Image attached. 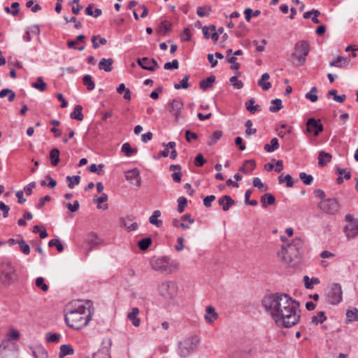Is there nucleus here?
Masks as SVG:
<instances>
[{
  "label": "nucleus",
  "mask_w": 358,
  "mask_h": 358,
  "mask_svg": "<svg viewBox=\"0 0 358 358\" xmlns=\"http://www.w3.org/2000/svg\"><path fill=\"white\" fill-rule=\"evenodd\" d=\"M336 171L337 173L341 175V176H343V178L345 179V180H349L351 178V174L350 172H348L347 170L345 169H342V168H336Z\"/></svg>",
  "instance_id": "774afa93"
},
{
  "label": "nucleus",
  "mask_w": 358,
  "mask_h": 358,
  "mask_svg": "<svg viewBox=\"0 0 358 358\" xmlns=\"http://www.w3.org/2000/svg\"><path fill=\"white\" fill-rule=\"evenodd\" d=\"M26 6L27 8H31V11L34 13H36L41 9V6L39 4L36 3L34 5L33 0L28 1L26 3Z\"/></svg>",
  "instance_id": "338daca9"
},
{
  "label": "nucleus",
  "mask_w": 358,
  "mask_h": 358,
  "mask_svg": "<svg viewBox=\"0 0 358 358\" xmlns=\"http://www.w3.org/2000/svg\"><path fill=\"white\" fill-rule=\"evenodd\" d=\"M332 159V155L324 151H320L318 155V164L320 166H326Z\"/></svg>",
  "instance_id": "aec40b11"
},
{
  "label": "nucleus",
  "mask_w": 358,
  "mask_h": 358,
  "mask_svg": "<svg viewBox=\"0 0 358 358\" xmlns=\"http://www.w3.org/2000/svg\"><path fill=\"white\" fill-rule=\"evenodd\" d=\"M60 337V334L57 333L52 334L50 332H48L45 334V338L48 343H58L59 341Z\"/></svg>",
  "instance_id": "864d4df0"
},
{
  "label": "nucleus",
  "mask_w": 358,
  "mask_h": 358,
  "mask_svg": "<svg viewBox=\"0 0 358 358\" xmlns=\"http://www.w3.org/2000/svg\"><path fill=\"white\" fill-rule=\"evenodd\" d=\"M183 102L180 99H174L168 103L167 110L174 117L176 122L182 118Z\"/></svg>",
  "instance_id": "9d476101"
},
{
  "label": "nucleus",
  "mask_w": 358,
  "mask_h": 358,
  "mask_svg": "<svg viewBox=\"0 0 358 358\" xmlns=\"http://www.w3.org/2000/svg\"><path fill=\"white\" fill-rule=\"evenodd\" d=\"M273 106L269 107V110L271 113H276L282 108V101L280 99H275L271 101Z\"/></svg>",
  "instance_id": "c03bdc74"
},
{
  "label": "nucleus",
  "mask_w": 358,
  "mask_h": 358,
  "mask_svg": "<svg viewBox=\"0 0 358 358\" xmlns=\"http://www.w3.org/2000/svg\"><path fill=\"white\" fill-rule=\"evenodd\" d=\"M327 301L332 305L338 304L343 299V291L339 283H333L327 293Z\"/></svg>",
  "instance_id": "1a4fd4ad"
},
{
  "label": "nucleus",
  "mask_w": 358,
  "mask_h": 358,
  "mask_svg": "<svg viewBox=\"0 0 358 358\" xmlns=\"http://www.w3.org/2000/svg\"><path fill=\"white\" fill-rule=\"evenodd\" d=\"M299 178L303 181L305 185H310L313 180V177L311 175H308L305 172L299 173Z\"/></svg>",
  "instance_id": "bf43d9fd"
},
{
  "label": "nucleus",
  "mask_w": 358,
  "mask_h": 358,
  "mask_svg": "<svg viewBox=\"0 0 358 358\" xmlns=\"http://www.w3.org/2000/svg\"><path fill=\"white\" fill-rule=\"evenodd\" d=\"M91 41L94 49H97L100 45H105L107 43V40L105 38H101L100 35L92 36Z\"/></svg>",
  "instance_id": "7c9ffc66"
},
{
  "label": "nucleus",
  "mask_w": 358,
  "mask_h": 358,
  "mask_svg": "<svg viewBox=\"0 0 358 358\" xmlns=\"http://www.w3.org/2000/svg\"><path fill=\"white\" fill-rule=\"evenodd\" d=\"M255 102V100L252 98L245 103L246 109L252 114H254L256 111L261 110V106L259 105L254 106Z\"/></svg>",
  "instance_id": "4c0bfd02"
},
{
  "label": "nucleus",
  "mask_w": 358,
  "mask_h": 358,
  "mask_svg": "<svg viewBox=\"0 0 358 358\" xmlns=\"http://www.w3.org/2000/svg\"><path fill=\"white\" fill-rule=\"evenodd\" d=\"M161 211L156 210L152 213V215L149 217V222L152 224L155 225L157 227H160L163 222L161 220H158V217L161 216Z\"/></svg>",
  "instance_id": "bb28decb"
},
{
  "label": "nucleus",
  "mask_w": 358,
  "mask_h": 358,
  "mask_svg": "<svg viewBox=\"0 0 358 358\" xmlns=\"http://www.w3.org/2000/svg\"><path fill=\"white\" fill-rule=\"evenodd\" d=\"M36 285L44 292H46L48 289V286L44 282V278L43 277H38L36 278Z\"/></svg>",
  "instance_id": "0e129e2a"
},
{
  "label": "nucleus",
  "mask_w": 358,
  "mask_h": 358,
  "mask_svg": "<svg viewBox=\"0 0 358 358\" xmlns=\"http://www.w3.org/2000/svg\"><path fill=\"white\" fill-rule=\"evenodd\" d=\"M348 63V60L346 58L343 57L339 56L337 59L333 62L329 63L330 66H336V67H343L345 64Z\"/></svg>",
  "instance_id": "de8ad7c7"
},
{
  "label": "nucleus",
  "mask_w": 358,
  "mask_h": 358,
  "mask_svg": "<svg viewBox=\"0 0 358 358\" xmlns=\"http://www.w3.org/2000/svg\"><path fill=\"white\" fill-rule=\"evenodd\" d=\"M49 247H56L58 252H62L64 250V247L60 241L57 238L52 239L48 243Z\"/></svg>",
  "instance_id": "13d9d810"
},
{
  "label": "nucleus",
  "mask_w": 358,
  "mask_h": 358,
  "mask_svg": "<svg viewBox=\"0 0 358 358\" xmlns=\"http://www.w3.org/2000/svg\"><path fill=\"white\" fill-rule=\"evenodd\" d=\"M327 319L325 312L320 311L317 315L312 317L311 323L317 325L319 324H322Z\"/></svg>",
  "instance_id": "72a5a7b5"
},
{
  "label": "nucleus",
  "mask_w": 358,
  "mask_h": 358,
  "mask_svg": "<svg viewBox=\"0 0 358 358\" xmlns=\"http://www.w3.org/2000/svg\"><path fill=\"white\" fill-rule=\"evenodd\" d=\"M85 242L90 245V246L87 249V252L91 251L93 248V246H95L99 243L97 235L93 232H91L87 234L85 238Z\"/></svg>",
  "instance_id": "393cba45"
},
{
  "label": "nucleus",
  "mask_w": 358,
  "mask_h": 358,
  "mask_svg": "<svg viewBox=\"0 0 358 358\" xmlns=\"http://www.w3.org/2000/svg\"><path fill=\"white\" fill-rule=\"evenodd\" d=\"M31 87L40 92H44L46 90L47 84L44 82L42 77H38L36 81L31 83Z\"/></svg>",
  "instance_id": "f704fd0d"
},
{
  "label": "nucleus",
  "mask_w": 358,
  "mask_h": 358,
  "mask_svg": "<svg viewBox=\"0 0 358 358\" xmlns=\"http://www.w3.org/2000/svg\"><path fill=\"white\" fill-rule=\"evenodd\" d=\"M346 317L348 322L358 321V310L357 308L348 310L346 312Z\"/></svg>",
  "instance_id": "a19ab883"
},
{
  "label": "nucleus",
  "mask_w": 358,
  "mask_h": 358,
  "mask_svg": "<svg viewBox=\"0 0 358 358\" xmlns=\"http://www.w3.org/2000/svg\"><path fill=\"white\" fill-rule=\"evenodd\" d=\"M218 203L222 206L224 211H227L230 207L234 205L235 201L229 195H224L218 199Z\"/></svg>",
  "instance_id": "f3484780"
},
{
  "label": "nucleus",
  "mask_w": 358,
  "mask_h": 358,
  "mask_svg": "<svg viewBox=\"0 0 358 358\" xmlns=\"http://www.w3.org/2000/svg\"><path fill=\"white\" fill-rule=\"evenodd\" d=\"M206 312V314L205 315V320L209 323H212L218 317L217 313L215 312V310L213 306H207Z\"/></svg>",
  "instance_id": "b1692460"
},
{
  "label": "nucleus",
  "mask_w": 358,
  "mask_h": 358,
  "mask_svg": "<svg viewBox=\"0 0 358 358\" xmlns=\"http://www.w3.org/2000/svg\"><path fill=\"white\" fill-rule=\"evenodd\" d=\"M245 126L246 127L245 134L247 136L253 135V134H256L257 129L255 128H252V120H248L245 123Z\"/></svg>",
  "instance_id": "052dcab7"
},
{
  "label": "nucleus",
  "mask_w": 358,
  "mask_h": 358,
  "mask_svg": "<svg viewBox=\"0 0 358 358\" xmlns=\"http://www.w3.org/2000/svg\"><path fill=\"white\" fill-rule=\"evenodd\" d=\"M126 179L133 185L139 187L141 184V178L140 172L138 169L135 168L128 171L126 173Z\"/></svg>",
  "instance_id": "2eb2a0df"
},
{
  "label": "nucleus",
  "mask_w": 358,
  "mask_h": 358,
  "mask_svg": "<svg viewBox=\"0 0 358 358\" xmlns=\"http://www.w3.org/2000/svg\"><path fill=\"white\" fill-rule=\"evenodd\" d=\"M279 148L278 139L277 138H273L271 140L270 144H266L264 145V150L268 152H274Z\"/></svg>",
  "instance_id": "e433bc0d"
},
{
  "label": "nucleus",
  "mask_w": 358,
  "mask_h": 358,
  "mask_svg": "<svg viewBox=\"0 0 358 358\" xmlns=\"http://www.w3.org/2000/svg\"><path fill=\"white\" fill-rule=\"evenodd\" d=\"M189 78V75H186L179 83L174 84V88L176 90H179L181 88L187 89L189 87V84L188 83V80Z\"/></svg>",
  "instance_id": "49530a36"
},
{
  "label": "nucleus",
  "mask_w": 358,
  "mask_h": 358,
  "mask_svg": "<svg viewBox=\"0 0 358 358\" xmlns=\"http://www.w3.org/2000/svg\"><path fill=\"white\" fill-rule=\"evenodd\" d=\"M94 310L93 303L87 300L77 308L67 313L65 315V322L70 328L81 329L91 321Z\"/></svg>",
  "instance_id": "f03ea898"
},
{
  "label": "nucleus",
  "mask_w": 358,
  "mask_h": 358,
  "mask_svg": "<svg viewBox=\"0 0 358 358\" xmlns=\"http://www.w3.org/2000/svg\"><path fill=\"white\" fill-rule=\"evenodd\" d=\"M1 279L5 283L10 284L16 280L15 270L10 262L2 263L0 267Z\"/></svg>",
  "instance_id": "6e6552de"
},
{
  "label": "nucleus",
  "mask_w": 358,
  "mask_h": 358,
  "mask_svg": "<svg viewBox=\"0 0 358 358\" xmlns=\"http://www.w3.org/2000/svg\"><path fill=\"white\" fill-rule=\"evenodd\" d=\"M215 81V77L214 76H210L208 77L206 79L201 80L199 82V87L203 90H206L207 89L213 87V83Z\"/></svg>",
  "instance_id": "a878e982"
},
{
  "label": "nucleus",
  "mask_w": 358,
  "mask_h": 358,
  "mask_svg": "<svg viewBox=\"0 0 358 358\" xmlns=\"http://www.w3.org/2000/svg\"><path fill=\"white\" fill-rule=\"evenodd\" d=\"M255 166H256V164L254 160H252V159L246 160L244 162L243 165L239 168V171L244 173H247L249 171L254 170Z\"/></svg>",
  "instance_id": "cd10ccee"
},
{
  "label": "nucleus",
  "mask_w": 358,
  "mask_h": 358,
  "mask_svg": "<svg viewBox=\"0 0 358 358\" xmlns=\"http://www.w3.org/2000/svg\"><path fill=\"white\" fill-rule=\"evenodd\" d=\"M83 83L90 91L93 90L95 87L94 82L90 75H85L83 78Z\"/></svg>",
  "instance_id": "37998d69"
},
{
  "label": "nucleus",
  "mask_w": 358,
  "mask_h": 358,
  "mask_svg": "<svg viewBox=\"0 0 358 358\" xmlns=\"http://www.w3.org/2000/svg\"><path fill=\"white\" fill-rule=\"evenodd\" d=\"M121 151L127 157H131L137 152V149L132 148L129 143H124L122 146Z\"/></svg>",
  "instance_id": "58836bf2"
},
{
  "label": "nucleus",
  "mask_w": 358,
  "mask_h": 358,
  "mask_svg": "<svg viewBox=\"0 0 358 358\" xmlns=\"http://www.w3.org/2000/svg\"><path fill=\"white\" fill-rule=\"evenodd\" d=\"M139 309L136 307L133 308L131 311L127 314V318L132 322L134 327H139L141 319L138 317Z\"/></svg>",
  "instance_id": "a211bd4d"
},
{
  "label": "nucleus",
  "mask_w": 358,
  "mask_h": 358,
  "mask_svg": "<svg viewBox=\"0 0 358 358\" xmlns=\"http://www.w3.org/2000/svg\"><path fill=\"white\" fill-rule=\"evenodd\" d=\"M93 358H111V357L108 349L103 348L94 353Z\"/></svg>",
  "instance_id": "8fccbe9b"
},
{
  "label": "nucleus",
  "mask_w": 358,
  "mask_h": 358,
  "mask_svg": "<svg viewBox=\"0 0 358 358\" xmlns=\"http://www.w3.org/2000/svg\"><path fill=\"white\" fill-rule=\"evenodd\" d=\"M308 52V43L306 41H300L295 44L294 52L292 53V57L296 59L299 65H302L305 63Z\"/></svg>",
  "instance_id": "39448f33"
},
{
  "label": "nucleus",
  "mask_w": 358,
  "mask_h": 358,
  "mask_svg": "<svg viewBox=\"0 0 358 358\" xmlns=\"http://www.w3.org/2000/svg\"><path fill=\"white\" fill-rule=\"evenodd\" d=\"M343 231L348 239H352L358 236V219L351 220L344 227Z\"/></svg>",
  "instance_id": "f8f14e48"
},
{
  "label": "nucleus",
  "mask_w": 358,
  "mask_h": 358,
  "mask_svg": "<svg viewBox=\"0 0 358 358\" xmlns=\"http://www.w3.org/2000/svg\"><path fill=\"white\" fill-rule=\"evenodd\" d=\"M303 282L306 288L309 289H312L314 285H317L320 283V280L317 278L313 277L311 279H310L309 277L307 275H305L303 277Z\"/></svg>",
  "instance_id": "ea45409f"
},
{
  "label": "nucleus",
  "mask_w": 358,
  "mask_h": 358,
  "mask_svg": "<svg viewBox=\"0 0 358 358\" xmlns=\"http://www.w3.org/2000/svg\"><path fill=\"white\" fill-rule=\"evenodd\" d=\"M222 132L221 131H215L212 135L208 138L207 144L209 146L215 145L222 137Z\"/></svg>",
  "instance_id": "c756f323"
},
{
  "label": "nucleus",
  "mask_w": 358,
  "mask_h": 358,
  "mask_svg": "<svg viewBox=\"0 0 358 358\" xmlns=\"http://www.w3.org/2000/svg\"><path fill=\"white\" fill-rule=\"evenodd\" d=\"M82 106L76 105L74 107L73 111L70 115L71 118L78 121H82L84 119V115L82 113Z\"/></svg>",
  "instance_id": "c85d7f7f"
},
{
  "label": "nucleus",
  "mask_w": 358,
  "mask_h": 358,
  "mask_svg": "<svg viewBox=\"0 0 358 358\" xmlns=\"http://www.w3.org/2000/svg\"><path fill=\"white\" fill-rule=\"evenodd\" d=\"M211 10L210 6H199L196 9V13L200 17H208Z\"/></svg>",
  "instance_id": "79ce46f5"
},
{
  "label": "nucleus",
  "mask_w": 358,
  "mask_h": 358,
  "mask_svg": "<svg viewBox=\"0 0 358 358\" xmlns=\"http://www.w3.org/2000/svg\"><path fill=\"white\" fill-rule=\"evenodd\" d=\"M32 353L35 358H48V354L42 345H36L32 348Z\"/></svg>",
  "instance_id": "4be33fe9"
},
{
  "label": "nucleus",
  "mask_w": 358,
  "mask_h": 358,
  "mask_svg": "<svg viewBox=\"0 0 358 358\" xmlns=\"http://www.w3.org/2000/svg\"><path fill=\"white\" fill-rule=\"evenodd\" d=\"M158 292L164 299H171L176 296L178 287L173 281H165L159 285Z\"/></svg>",
  "instance_id": "423d86ee"
},
{
  "label": "nucleus",
  "mask_w": 358,
  "mask_h": 358,
  "mask_svg": "<svg viewBox=\"0 0 358 358\" xmlns=\"http://www.w3.org/2000/svg\"><path fill=\"white\" fill-rule=\"evenodd\" d=\"M172 24L167 21L164 20L161 22L159 25V31L162 33L163 35H166L167 32H169L171 29Z\"/></svg>",
  "instance_id": "a18cd8bd"
},
{
  "label": "nucleus",
  "mask_w": 358,
  "mask_h": 358,
  "mask_svg": "<svg viewBox=\"0 0 358 358\" xmlns=\"http://www.w3.org/2000/svg\"><path fill=\"white\" fill-rule=\"evenodd\" d=\"M261 203L264 208H266L268 205H273L275 203V198L270 193H266L261 196Z\"/></svg>",
  "instance_id": "5701e85b"
},
{
  "label": "nucleus",
  "mask_w": 358,
  "mask_h": 358,
  "mask_svg": "<svg viewBox=\"0 0 358 358\" xmlns=\"http://www.w3.org/2000/svg\"><path fill=\"white\" fill-rule=\"evenodd\" d=\"M319 208L327 214L335 215L340 210V204L336 199H327L320 203Z\"/></svg>",
  "instance_id": "9b49d317"
},
{
  "label": "nucleus",
  "mask_w": 358,
  "mask_h": 358,
  "mask_svg": "<svg viewBox=\"0 0 358 358\" xmlns=\"http://www.w3.org/2000/svg\"><path fill=\"white\" fill-rule=\"evenodd\" d=\"M74 352L73 348L71 345H62L60 347V351L59 353V358H64L68 355H73Z\"/></svg>",
  "instance_id": "2f4dec72"
},
{
  "label": "nucleus",
  "mask_w": 358,
  "mask_h": 358,
  "mask_svg": "<svg viewBox=\"0 0 358 358\" xmlns=\"http://www.w3.org/2000/svg\"><path fill=\"white\" fill-rule=\"evenodd\" d=\"M179 67V62L177 59H173L171 62L165 63L164 68L166 70H174L178 69Z\"/></svg>",
  "instance_id": "680f3d73"
},
{
  "label": "nucleus",
  "mask_w": 358,
  "mask_h": 358,
  "mask_svg": "<svg viewBox=\"0 0 358 358\" xmlns=\"http://www.w3.org/2000/svg\"><path fill=\"white\" fill-rule=\"evenodd\" d=\"M303 245L302 239L296 237L291 243L286 245H282L281 250L278 252V255L285 263L295 265L301 259L303 253Z\"/></svg>",
  "instance_id": "7ed1b4c3"
},
{
  "label": "nucleus",
  "mask_w": 358,
  "mask_h": 358,
  "mask_svg": "<svg viewBox=\"0 0 358 358\" xmlns=\"http://www.w3.org/2000/svg\"><path fill=\"white\" fill-rule=\"evenodd\" d=\"M66 180L69 181L68 187L71 189H73L75 185H77L80 183V177L79 176H69L66 177Z\"/></svg>",
  "instance_id": "5fc2aeb1"
},
{
  "label": "nucleus",
  "mask_w": 358,
  "mask_h": 358,
  "mask_svg": "<svg viewBox=\"0 0 358 358\" xmlns=\"http://www.w3.org/2000/svg\"><path fill=\"white\" fill-rule=\"evenodd\" d=\"M199 340L196 336H190L179 342L178 345V354L183 358L187 357L197 348Z\"/></svg>",
  "instance_id": "20e7f679"
},
{
  "label": "nucleus",
  "mask_w": 358,
  "mask_h": 358,
  "mask_svg": "<svg viewBox=\"0 0 358 358\" xmlns=\"http://www.w3.org/2000/svg\"><path fill=\"white\" fill-rule=\"evenodd\" d=\"M137 64L142 69L150 71H154L159 68L157 62L155 59H149L148 57L138 59Z\"/></svg>",
  "instance_id": "4468645a"
},
{
  "label": "nucleus",
  "mask_w": 358,
  "mask_h": 358,
  "mask_svg": "<svg viewBox=\"0 0 358 358\" xmlns=\"http://www.w3.org/2000/svg\"><path fill=\"white\" fill-rule=\"evenodd\" d=\"M306 130L308 132H313L315 136H318L323 131V125L320 123V120L312 117L306 122Z\"/></svg>",
  "instance_id": "ddd939ff"
},
{
  "label": "nucleus",
  "mask_w": 358,
  "mask_h": 358,
  "mask_svg": "<svg viewBox=\"0 0 358 358\" xmlns=\"http://www.w3.org/2000/svg\"><path fill=\"white\" fill-rule=\"evenodd\" d=\"M215 26L203 27L202 29L203 37L206 39L211 38L214 42L217 41L219 38L218 33L215 31Z\"/></svg>",
  "instance_id": "dca6fc26"
},
{
  "label": "nucleus",
  "mask_w": 358,
  "mask_h": 358,
  "mask_svg": "<svg viewBox=\"0 0 358 358\" xmlns=\"http://www.w3.org/2000/svg\"><path fill=\"white\" fill-rule=\"evenodd\" d=\"M150 264L152 268L160 272H171L172 262L166 257L153 258Z\"/></svg>",
  "instance_id": "0eeeda50"
},
{
  "label": "nucleus",
  "mask_w": 358,
  "mask_h": 358,
  "mask_svg": "<svg viewBox=\"0 0 358 358\" xmlns=\"http://www.w3.org/2000/svg\"><path fill=\"white\" fill-rule=\"evenodd\" d=\"M178 209H177L178 212L179 213H182L184 212L185 208L187 205V200L186 198H185L183 196H180L178 199Z\"/></svg>",
  "instance_id": "4d7b16f0"
},
{
  "label": "nucleus",
  "mask_w": 358,
  "mask_h": 358,
  "mask_svg": "<svg viewBox=\"0 0 358 358\" xmlns=\"http://www.w3.org/2000/svg\"><path fill=\"white\" fill-rule=\"evenodd\" d=\"M107 200H108V196L106 194H103L101 196H99L96 199L97 202L99 203L97 208L99 209H103V210L108 209V206L107 204L104 205L103 206H101V203L107 201Z\"/></svg>",
  "instance_id": "e2e57ef3"
},
{
  "label": "nucleus",
  "mask_w": 358,
  "mask_h": 358,
  "mask_svg": "<svg viewBox=\"0 0 358 358\" xmlns=\"http://www.w3.org/2000/svg\"><path fill=\"white\" fill-rule=\"evenodd\" d=\"M317 88L316 87H313L310 91L306 94V98L309 99L312 102H315L318 99V96L317 95Z\"/></svg>",
  "instance_id": "3c124183"
},
{
  "label": "nucleus",
  "mask_w": 358,
  "mask_h": 358,
  "mask_svg": "<svg viewBox=\"0 0 358 358\" xmlns=\"http://www.w3.org/2000/svg\"><path fill=\"white\" fill-rule=\"evenodd\" d=\"M230 82L233 85V86L236 89H242L243 87V83L241 80H239L237 76H232L230 78Z\"/></svg>",
  "instance_id": "69168bd1"
},
{
  "label": "nucleus",
  "mask_w": 358,
  "mask_h": 358,
  "mask_svg": "<svg viewBox=\"0 0 358 358\" xmlns=\"http://www.w3.org/2000/svg\"><path fill=\"white\" fill-rule=\"evenodd\" d=\"M270 75L268 73H264L258 80V85L261 87L263 90L266 91L271 87V83L268 81Z\"/></svg>",
  "instance_id": "412c9836"
},
{
  "label": "nucleus",
  "mask_w": 358,
  "mask_h": 358,
  "mask_svg": "<svg viewBox=\"0 0 358 358\" xmlns=\"http://www.w3.org/2000/svg\"><path fill=\"white\" fill-rule=\"evenodd\" d=\"M6 96H8V100L10 102H12L15 99V93L10 89L5 88L0 91V98H3Z\"/></svg>",
  "instance_id": "c9c22d12"
},
{
  "label": "nucleus",
  "mask_w": 358,
  "mask_h": 358,
  "mask_svg": "<svg viewBox=\"0 0 358 358\" xmlns=\"http://www.w3.org/2000/svg\"><path fill=\"white\" fill-rule=\"evenodd\" d=\"M18 245L22 253L27 255L30 253V247L23 238L20 239Z\"/></svg>",
  "instance_id": "6e6d98bb"
},
{
  "label": "nucleus",
  "mask_w": 358,
  "mask_h": 358,
  "mask_svg": "<svg viewBox=\"0 0 358 358\" xmlns=\"http://www.w3.org/2000/svg\"><path fill=\"white\" fill-rule=\"evenodd\" d=\"M59 150L57 148H53L50 152V159L51 164L54 166H57L59 162Z\"/></svg>",
  "instance_id": "473e14b6"
},
{
  "label": "nucleus",
  "mask_w": 358,
  "mask_h": 358,
  "mask_svg": "<svg viewBox=\"0 0 358 358\" xmlns=\"http://www.w3.org/2000/svg\"><path fill=\"white\" fill-rule=\"evenodd\" d=\"M152 243V239L150 237H147L140 240L138 243V245L141 250H146Z\"/></svg>",
  "instance_id": "09e8293b"
},
{
  "label": "nucleus",
  "mask_w": 358,
  "mask_h": 358,
  "mask_svg": "<svg viewBox=\"0 0 358 358\" xmlns=\"http://www.w3.org/2000/svg\"><path fill=\"white\" fill-rule=\"evenodd\" d=\"M262 304L278 327L289 328L299 322L300 310L298 313L297 310L300 303L287 294L275 293L265 296Z\"/></svg>",
  "instance_id": "f257e3e1"
},
{
  "label": "nucleus",
  "mask_w": 358,
  "mask_h": 358,
  "mask_svg": "<svg viewBox=\"0 0 358 358\" xmlns=\"http://www.w3.org/2000/svg\"><path fill=\"white\" fill-rule=\"evenodd\" d=\"M6 338L9 341H17L20 338V333L14 329H10L6 334Z\"/></svg>",
  "instance_id": "603ef678"
},
{
  "label": "nucleus",
  "mask_w": 358,
  "mask_h": 358,
  "mask_svg": "<svg viewBox=\"0 0 358 358\" xmlns=\"http://www.w3.org/2000/svg\"><path fill=\"white\" fill-rule=\"evenodd\" d=\"M113 64V59L112 58L105 59L103 58L99 63V69L103 70L106 72H110L112 71V66Z\"/></svg>",
  "instance_id": "6ab92c4d"
}]
</instances>
